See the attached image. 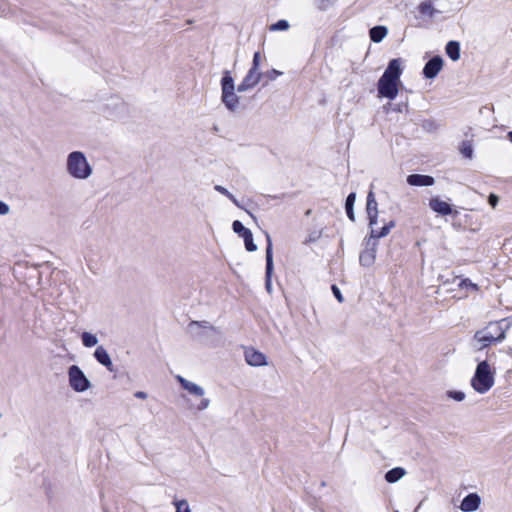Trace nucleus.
I'll return each mask as SVG.
<instances>
[{"label":"nucleus","instance_id":"obj_1","mask_svg":"<svg viewBox=\"0 0 512 512\" xmlns=\"http://www.w3.org/2000/svg\"><path fill=\"white\" fill-rule=\"evenodd\" d=\"M67 170L69 174L77 179H86L91 173L92 169L86 157L82 152L74 151L69 154L67 159Z\"/></svg>","mask_w":512,"mask_h":512},{"label":"nucleus","instance_id":"obj_2","mask_svg":"<svg viewBox=\"0 0 512 512\" xmlns=\"http://www.w3.org/2000/svg\"><path fill=\"white\" fill-rule=\"evenodd\" d=\"M494 384V377L487 361L477 365L474 377L471 380L472 387L479 393L487 392Z\"/></svg>","mask_w":512,"mask_h":512},{"label":"nucleus","instance_id":"obj_3","mask_svg":"<svg viewBox=\"0 0 512 512\" xmlns=\"http://www.w3.org/2000/svg\"><path fill=\"white\" fill-rule=\"evenodd\" d=\"M475 338L482 344V347H488L495 342H500L505 338V330L499 321L490 322L483 330L477 331Z\"/></svg>","mask_w":512,"mask_h":512},{"label":"nucleus","instance_id":"obj_4","mask_svg":"<svg viewBox=\"0 0 512 512\" xmlns=\"http://www.w3.org/2000/svg\"><path fill=\"white\" fill-rule=\"evenodd\" d=\"M70 386L77 392H83L89 388V381L82 372V370L72 365L68 370Z\"/></svg>","mask_w":512,"mask_h":512},{"label":"nucleus","instance_id":"obj_5","mask_svg":"<svg viewBox=\"0 0 512 512\" xmlns=\"http://www.w3.org/2000/svg\"><path fill=\"white\" fill-rule=\"evenodd\" d=\"M398 82L394 79H390L384 76H381L378 81V93L382 97H386L388 99H394L398 95Z\"/></svg>","mask_w":512,"mask_h":512},{"label":"nucleus","instance_id":"obj_6","mask_svg":"<svg viewBox=\"0 0 512 512\" xmlns=\"http://www.w3.org/2000/svg\"><path fill=\"white\" fill-rule=\"evenodd\" d=\"M232 228L235 233L243 238L247 251L253 252L257 249V246L253 241V235L250 229L246 228L239 220H235L233 222Z\"/></svg>","mask_w":512,"mask_h":512},{"label":"nucleus","instance_id":"obj_7","mask_svg":"<svg viewBox=\"0 0 512 512\" xmlns=\"http://www.w3.org/2000/svg\"><path fill=\"white\" fill-rule=\"evenodd\" d=\"M261 77L262 73H260L259 70L250 68L242 82L238 85L237 90L243 92L255 87L260 82Z\"/></svg>","mask_w":512,"mask_h":512},{"label":"nucleus","instance_id":"obj_8","mask_svg":"<svg viewBox=\"0 0 512 512\" xmlns=\"http://www.w3.org/2000/svg\"><path fill=\"white\" fill-rule=\"evenodd\" d=\"M244 355L246 362L251 366H264L267 364L266 356L253 347L246 348Z\"/></svg>","mask_w":512,"mask_h":512},{"label":"nucleus","instance_id":"obj_9","mask_svg":"<svg viewBox=\"0 0 512 512\" xmlns=\"http://www.w3.org/2000/svg\"><path fill=\"white\" fill-rule=\"evenodd\" d=\"M443 60L439 56L430 59L423 68V75L428 78H434L442 69Z\"/></svg>","mask_w":512,"mask_h":512},{"label":"nucleus","instance_id":"obj_10","mask_svg":"<svg viewBox=\"0 0 512 512\" xmlns=\"http://www.w3.org/2000/svg\"><path fill=\"white\" fill-rule=\"evenodd\" d=\"M366 211L369 219V225H375L378 218V204L372 191L367 195Z\"/></svg>","mask_w":512,"mask_h":512},{"label":"nucleus","instance_id":"obj_11","mask_svg":"<svg viewBox=\"0 0 512 512\" xmlns=\"http://www.w3.org/2000/svg\"><path fill=\"white\" fill-rule=\"evenodd\" d=\"M429 207L436 213L447 216L453 213V209L449 203L441 200L438 197H433L429 200Z\"/></svg>","mask_w":512,"mask_h":512},{"label":"nucleus","instance_id":"obj_12","mask_svg":"<svg viewBox=\"0 0 512 512\" xmlns=\"http://www.w3.org/2000/svg\"><path fill=\"white\" fill-rule=\"evenodd\" d=\"M481 499L478 494L470 493L461 502L460 509L464 512H473L479 508Z\"/></svg>","mask_w":512,"mask_h":512},{"label":"nucleus","instance_id":"obj_13","mask_svg":"<svg viewBox=\"0 0 512 512\" xmlns=\"http://www.w3.org/2000/svg\"><path fill=\"white\" fill-rule=\"evenodd\" d=\"M407 183L411 186H432L435 180L429 175L410 174L407 177Z\"/></svg>","mask_w":512,"mask_h":512},{"label":"nucleus","instance_id":"obj_14","mask_svg":"<svg viewBox=\"0 0 512 512\" xmlns=\"http://www.w3.org/2000/svg\"><path fill=\"white\" fill-rule=\"evenodd\" d=\"M273 271V254H272V243L270 238L268 237V244L266 247V286L269 288L271 286V276Z\"/></svg>","mask_w":512,"mask_h":512},{"label":"nucleus","instance_id":"obj_15","mask_svg":"<svg viewBox=\"0 0 512 512\" xmlns=\"http://www.w3.org/2000/svg\"><path fill=\"white\" fill-rule=\"evenodd\" d=\"M384 77L394 79L396 81H399L401 76V68H400V62L398 59H392L386 70L384 71L383 75Z\"/></svg>","mask_w":512,"mask_h":512},{"label":"nucleus","instance_id":"obj_16","mask_svg":"<svg viewBox=\"0 0 512 512\" xmlns=\"http://www.w3.org/2000/svg\"><path fill=\"white\" fill-rule=\"evenodd\" d=\"M94 356L97 361L105 366L109 371L113 370V363L110 359V356L102 346L96 348Z\"/></svg>","mask_w":512,"mask_h":512},{"label":"nucleus","instance_id":"obj_17","mask_svg":"<svg viewBox=\"0 0 512 512\" xmlns=\"http://www.w3.org/2000/svg\"><path fill=\"white\" fill-rule=\"evenodd\" d=\"M176 380L180 383L182 388L187 390L189 393L197 395V396H203L204 391L200 386L186 380L185 378H183L180 375L176 376Z\"/></svg>","mask_w":512,"mask_h":512},{"label":"nucleus","instance_id":"obj_18","mask_svg":"<svg viewBox=\"0 0 512 512\" xmlns=\"http://www.w3.org/2000/svg\"><path fill=\"white\" fill-rule=\"evenodd\" d=\"M222 101L229 110H235L239 104V98L234 91L222 92Z\"/></svg>","mask_w":512,"mask_h":512},{"label":"nucleus","instance_id":"obj_19","mask_svg":"<svg viewBox=\"0 0 512 512\" xmlns=\"http://www.w3.org/2000/svg\"><path fill=\"white\" fill-rule=\"evenodd\" d=\"M388 29L385 26H375L370 29L369 36L375 43L381 42L387 35Z\"/></svg>","mask_w":512,"mask_h":512},{"label":"nucleus","instance_id":"obj_20","mask_svg":"<svg viewBox=\"0 0 512 512\" xmlns=\"http://www.w3.org/2000/svg\"><path fill=\"white\" fill-rule=\"evenodd\" d=\"M446 54L453 61H457L460 58V44L457 41H449L445 47Z\"/></svg>","mask_w":512,"mask_h":512},{"label":"nucleus","instance_id":"obj_21","mask_svg":"<svg viewBox=\"0 0 512 512\" xmlns=\"http://www.w3.org/2000/svg\"><path fill=\"white\" fill-rule=\"evenodd\" d=\"M417 9L420 12V14L428 18H432L436 13V10L430 0L421 2L418 5Z\"/></svg>","mask_w":512,"mask_h":512},{"label":"nucleus","instance_id":"obj_22","mask_svg":"<svg viewBox=\"0 0 512 512\" xmlns=\"http://www.w3.org/2000/svg\"><path fill=\"white\" fill-rule=\"evenodd\" d=\"M405 475V470L401 467H396L389 470L385 474V480L389 483H395Z\"/></svg>","mask_w":512,"mask_h":512},{"label":"nucleus","instance_id":"obj_23","mask_svg":"<svg viewBox=\"0 0 512 512\" xmlns=\"http://www.w3.org/2000/svg\"><path fill=\"white\" fill-rule=\"evenodd\" d=\"M394 226H395L394 221H390L388 224L384 225L379 230L372 229L371 232H370V236L372 238H376V239L382 238V237L388 235L390 230H391V228H393Z\"/></svg>","mask_w":512,"mask_h":512},{"label":"nucleus","instance_id":"obj_24","mask_svg":"<svg viewBox=\"0 0 512 512\" xmlns=\"http://www.w3.org/2000/svg\"><path fill=\"white\" fill-rule=\"evenodd\" d=\"M460 153L467 159L473 157V143L471 140H464L459 145Z\"/></svg>","mask_w":512,"mask_h":512},{"label":"nucleus","instance_id":"obj_25","mask_svg":"<svg viewBox=\"0 0 512 512\" xmlns=\"http://www.w3.org/2000/svg\"><path fill=\"white\" fill-rule=\"evenodd\" d=\"M355 200H356V194L352 192L347 196L346 203H345L346 213H347L348 218L351 221H355V215H354V210H353Z\"/></svg>","mask_w":512,"mask_h":512},{"label":"nucleus","instance_id":"obj_26","mask_svg":"<svg viewBox=\"0 0 512 512\" xmlns=\"http://www.w3.org/2000/svg\"><path fill=\"white\" fill-rule=\"evenodd\" d=\"M221 86H222V92L235 90L233 78L230 76L228 71L225 72V74L221 80Z\"/></svg>","mask_w":512,"mask_h":512},{"label":"nucleus","instance_id":"obj_27","mask_svg":"<svg viewBox=\"0 0 512 512\" xmlns=\"http://www.w3.org/2000/svg\"><path fill=\"white\" fill-rule=\"evenodd\" d=\"M81 338H82V343L85 347H93L97 344L96 336L93 334H90L88 332H83Z\"/></svg>","mask_w":512,"mask_h":512},{"label":"nucleus","instance_id":"obj_28","mask_svg":"<svg viewBox=\"0 0 512 512\" xmlns=\"http://www.w3.org/2000/svg\"><path fill=\"white\" fill-rule=\"evenodd\" d=\"M173 504L175 505L176 512H191L188 502L186 500H174Z\"/></svg>","mask_w":512,"mask_h":512},{"label":"nucleus","instance_id":"obj_29","mask_svg":"<svg viewBox=\"0 0 512 512\" xmlns=\"http://www.w3.org/2000/svg\"><path fill=\"white\" fill-rule=\"evenodd\" d=\"M289 28V23L286 20H279L270 26L271 31H284Z\"/></svg>","mask_w":512,"mask_h":512},{"label":"nucleus","instance_id":"obj_30","mask_svg":"<svg viewBox=\"0 0 512 512\" xmlns=\"http://www.w3.org/2000/svg\"><path fill=\"white\" fill-rule=\"evenodd\" d=\"M459 287L460 288H470L474 291H478L479 290V287L477 284L473 283L470 279L468 278H465V279H462L461 282L459 283Z\"/></svg>","mask_w":512,"mask_h":512},{"label":"nucleus","instance_id":"obj_31","mask_svg":"<svg viewBox=\"0 0 512 512\" xmlns=\"http://www.w3.org/2000/svg\"><path fill=\"white\" fill-rule=\"evenodd\" d=\"M214 188H215L216 191H218L222 195L226 196L227 198H229L234 203H237L236 198L225 187H223L221 185H216Z\"/></svg>","mask_w":512,"mask_h":512},{"label":"nucleus","instance_id":"obj_32","mask_svg":"<svg viewBox=\"0 0 512 512\" xmlns=\"http://www.w3.org/2000/svg\"><path fill=\"white\" fill-rule=\"evenodd\" d=\"M282 74V72L276 70V69H271V70H268L267 72H265L264 74H262L265 78H267L268 81H274L278 76H280Z\"/></svg>","mask_w":512,"mask_h":512},{"label":"nucleus","instance_id":"obj_33","mask_svg":"<svg viewBox=\"0 0 512 512\" xmlns=\"http://www.w3.org/2000/svg\"><path fill=\"white\" fill-rule=\"evenodd\" d=\"M260 59H261L260 52H255L254 55H253L252 66L250 68L259 70Z\"/></svg>","mask_w":512,"mask_h":512},{"label":"nucleus","instance_id":"obj_34","mask_svg":"<svg viewBox=\"0 0 512 512\" xmlns=\"http://www.w3.org/2000/svg\"><path fill=\"white\" fill-rule=\"evenodd\" d=\"M332 291L334 296L339 302H343V296L340 289L336 285H332Z\"/></svg>","mask_w":512,"mask_h":512},{"label":"nucleus","instance_id":"obj_35","mask_svg":"<svg viewBox=\"0 0 512 512\" xmlns=\"http://www.w3.org/2000/svg\"><path fill=\"white\" fill-rule=\"evenodd\" d=\"M498 201H499V198H498V196H497V195H495V194H493V193H491V194L489 195V197H488V202H489V204H490L493 208H495V207H496V205H497Z\"/></svg>","mask_w":512,"mask_h":512},{"label":"nucleus","instance_id":"obj_36","mask_svg":"<svg viewBox=\"0 0 512 512\" xmlns=\"http://www.w3.org/2000/svg\"><path fill=\"white\" fill-rule=\"evenodd\" d=\"M450 396L457 401H462L465 397L464 393L460 391L451 392Z\"/></svg>","mask_w":512,"mask_h":512},{"label":"nucleus","instance_id":"obj_37","mask_svg":"<svg viewBox=\"0 0 512 512\" xmlns=\"http://www.w3.org/2000/svg\"><path fill=\"white\" fill-rule=\"evenodd\" d=\"M208 404H209L208 399H202L200 405L198 406V409L203 410L208 406Z\"/></svg>","mask_w":512,"mask_h":512},{"label":"nucleus","instance_id":"obj_38","mask_svg":"<svg viewBox=\"0 0 512 512\" xmlns=\"http://www.w3.org/2000/svg\"><path fill=\"white\" fill-rule=\"evenodd\" d=\"M134 396L136 398H140V399H146L147 398V394L143 391H137Z\"/></svg>","mask_w":512,"mask_h":512},{"label":"nucleus","instance_id":"obj_39","mask_svg":"<svg viewBox=\"0 0 512 512\" xmlns=\"http://www.w3.org/2000/svg\"><path fill=\"white\" fill-rule=\"evenodd\" d=\"M9 211V207L7 204L2 202V215L6 214Z\"/></svg>","mask_w":512,"mask_h":512},{"label":"nucleus","instance_id":"obj_40","mask_svg":"<svg viewBox=\"0 0 512 512\" xmlns=\"http://www.w3.org/2000/svg\"><path fill=\"white\" fill-rule=\"evenodd\" d=\"M507 138L509 139V141L512 143V131L508 132L507 134Z\"/></svg>","mask_w":512,"mask_h":512}]
</instances>
